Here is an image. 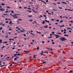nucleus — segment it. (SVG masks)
<instances>
[{
	"label": "nucleus",
	"mask_w": 73,
	"mask_h": 73,
	"mask_svg": "<svg viewBox=\"0 0 73 73\" xmlns=\"http://www.w3.org/2000/svg\"><path fill=\"white\" fill-rule=\"evenodd\" d=\"M60 40H61V41H64L66 40V39L64 37H61L60 38Z\"/></svg>",
	"instance_id": "f257e3e1"
},
{
	"label": "nucleus",
	"mask_w": 73,
	"mask_h": 73,
	"mask_svg": "<svg viewBox=\"0 0 73 73\" xmlns=\"http://www.w3.org/2000/svg\"><path fill=\"white\" fill-rule=\"evenodd\" d=\"M17 15H20V14H14V15H12V16L14 18H17L18 17H17Z\"/></svg>",
	"instance_id": "f03ea898"
},
{
	"label": "nucleus",
	"mask_w": 73,
	"mask_h": 73,
	"mask_svg": "<svg viewBox=\"0 0 73 73\" xmlns=\"http://www.w3.org/2000/svg\"><path fill=\"white\" fill-rule=\"evenodd\" d=\"M54 35H55V36H56V38H59L60 37V36L58 35H56V34H54Z\"/></svg>",
	"instance_id": "7ed1b4c3"
},
{
	"label": "nucleus",
	"mask_w": 73,
	"mask_h": 73,
	"mask_svg": "<svg viewBox=\"0 0 73 73\" xmlns=\"http://www.w3.org/2000/svg\"><path fill=\"white\" fill-rule=\"evenodd\" d=\"M68 10V11H73V10H71L70 9H65V11H66V10Z\"/></svg>",
	"instance_id": "20e7f679"
},
{
	"label": "nucleus",
	"mask_w": 73,
	"mask_h": 73,
	"mask_svg": "<svg viewBox=\"0 0 73 73\" xmlns=\"http://www.w3.org/2000/svg\"><path fill=\"white\" fill-rule=\"evenodd\" d=\"M9 24H11V25H12V24H13V23H12V21H10V22L9 23Z\"/></svg>",
	"instance_id": "39448f33"
},
{
	"label": "nucleus",
	"mask_w": 73,
	"mask_h": 73,
	"mask_svg": "<svg viewBox=\"0 0 73 73\" xmlns=\"http://www.w3.org/2000/svg\"><path fill=\"white\" fill-rule=\"evenodd\" d=\"M59 26H60V28H62V27H64L65 25H59Z\"/></svg>",
	"instance_id": "423d86ee"
},
{
	"label": "nucleus",
	"mask_w": 73,
	"mask_h": 73,
	"mask_svg": "<svg viewBox=\"0 0 73 73\" xmlns=\"http://www.w3.org/2000/svg\"><path fill=\"white\" fill-rule=\"evenodd\" d=\"M5 10V9H4V8H1V11H4Z\"/></svg>",
	"instance_id": "0eeeda50"
},
{
	"label": "nucleus",
	"mask_w": 73,
	"mask_h": 73,
	"mask_svg": "<svg viewBox=\"0 0 73 73\" xmlns=\"http://www.w3.org/2000/svg\"><path fill=\"white\" fill-rule=\"evenodd\" d=\"M63 4H67V3L66 2H61Z\"/></svg>",
	"instance_id": "6e6552de"
},
{
	"label": "nucleus",
	"mask_w": 73,
	"mask_h": 73,
	"mask_svg": "<svg viewBox=\"0 0 73 73\" xmlns=\"http://www.w3.org/2000/svg\"><path fill=\"white\" fill-rule=\"evenodd\" d=\"M11 27H10L9 28V31H12V29H11Z\"/></svg>",
	"instance_id": "1a4fd4ad"
},
{
	"label": "nucleus",
	"mask_w": 73,
	"mask_h": 73,
	"mask_svg": "<svg viewBox=\"0 0 73 73\" xmlns=\"http://www.w3.org/2000/svg\"><path fill=\"white\" fill-rule=\"evenodd\" d=\"M0 5H2V6H3V5H5V4H4V3H2V4H0Z\"/></svg>",
	"instance_id": "9d476101"
},
{
	"label": "nucleus",
	"mask_w": 73,
	"mask_h": 73,
	"mask_svg": "<svg viewBox=\"0 0 73 73\" xmlns=\"http://www.w3.org/2000/svg\"><path fill=\"white\" fill-rule=\"evenodd\" d=\"M35 23H36V21H34V22L33 23V24H35Z\"/></svg>",
	"instance_id": "9b49d317"
},
{
	"label": "nucleus",
	"mask_w": 73,
	"mask_h": 73,
	"mask_svg": "<svg viewBox=\"0 0 73 73\" xmlns=\"http://www.w3.org/2000/svg\"><path fill=\"white\" fill-rule=\"evenodd\" d=\"M23 52H25V53H29V52H28V51H26L24 50Z\"/></svg>",
	"instance_id": "f8f14e48"
},
{
	"label": "nucleus",
	"mask_w": 73,
	"mask_h": 73,
	"mask_svg": "<svg viewBox=\"0 0 73 73\" xmlns=\"http://www.w3.org/2000/svg\"><path fill=\"white\" fill-rule=\"evenodd\" d=\"M64 36H67V37H68L69 36L68 35H66V34L64 35Z\"/></svg>",
	"instance_id": "ddd939ff"
},
{
	"label": "nucleus",
	"mask_w": 73,
	"mask_h": 73,
	"mask_svg": "<svg viewBox=\"0 0 73 73\" xmlns=\"http://www.w3.org/2000/svg\"><path fill=\"white\" fill-rule=\"evenodd\" d=\"M48 27V25H46V26H44V28H47Z\"/></svg>",
	"instance_id": "4468645a"
},
{
	"label": "nucleus",
	"mask_w": 73,
	"mask_h": 73,
	"mask_svg": "<svg viewBox=\"0 0 73 73\" xmlns=\"http://www.w3.org/2000/svg\"><path fill=\"white\" fill-rule=\"evenodd\" d=\"M29 21L32 22L33 21V20L32 19L29 20Z\"/></svg>",
	"instance_id": "2eb2a0df"
},
{
	"label": "nucleus",
	"mask_w": 73,
	"mask_h": 73,
	"mask_svg": "<svg viewBox=\"0 0 73 73\" xmlns=\"http://www.w3.org/2000/svg\"><path fill=\"white\" fill-rule=\"evenodd\" d=\"M67 29L68 30H69V29H71V30H72V28H67Z\"/></svg>",
	"instance_id": "dca6fc26"
},
{
	"label": "nucleus",
	"mask_w": 73,
	"mask_h": 73,
	"mask_svg": "<svg viewBox=\"0 0 73 73\" xmlns=\"http://www.w3.org/2000/svg\"><path fill=\"white\" fill-rule=\"evenodd\" d=\"M45 21H46V22H47V23H49V21H47L46 20H45Z\"/></svg>",
	"instance_id": "f3484780"
},
{
	"label": "nucleus",
	"mask_w": 73,
	"mask_h": 73,
	"mask_svg": "<svg viewBox=\"0 0 73 73\" xmlns=\"http://www.w3.org/2000/svg\"><path fill=\"white\" fill-rule=\"evenodd\" d=\"M63 20H61L60 21V23H63Z\"/></svg>",
	"instance_id": "a211bd4d"
},
{
	"label": "nucleus",
	"mask_w": 73,
	"mask_h": 73,
	"mask_svg": "<svg viewBox=\"0 0 73 73\" xmlns=\"http://www.w3.org/2000/svg\"><path fill=\"white\" fill-rule=\"evenodd\" d=\"M36 32L38 33H40V34H41V33H40V32H39L38 31H36Z\"/></svg>",
	"instance_id": "6ab92c4d"
},
{
	"label": "nucleus",
	"mask_w": 73,
	"mask_h": 73,
	"mask_svg": "<svg viewBox=\"0 0 73 73\" xmlns=\"http://www.w3.org/2000/svg\"><path fill=\"white\" fill-rule=\"evenodd\" d=\"M17 54H14V56H15V57H16V56H17Z\"/></svg>",
	"instance_id": "aec40b11"
},
{
	"label": "nucleus",
	"mask_w": 73,
	"mask_h": 73,
	"mask_svg": "<svg viewBox=\"0 0 73 73\" xmlns=\"http://www.w3.org/2000/svg\"><path fill=\"white\" fill-rule=\"evenodd\" d=\"M58 8H59L60 9H62V7H59Z\"/></svg>",
	"instance_id": "412c9836"
},
{
	"label": "nucleus",
	"mask_w": 73,
	"mask_h": 73,
	"mask_svg": "<svg viewBox=\"0 0 73 73\" xmlns=\"http://www.w3.org/2000/svg\"><path fill=\"white\" fill-rule=\"evenodd\" d=\"M42 17V15H40V17L39 16L38 17H39V18H41V17Z\"/></svg>",
	"instance_id": "4be33fe9"
},
{
	"label": "nucleus",
	"mask_w": 73,
	"mask_h": 73,
	"mask_svg": "<svg viewBox=\"0 0 73 73\" xmlns=\"http://www.w3.org/2000/svg\"><path fill=\"white\" fill-rule=\"evenodd\" d=\"M30 34H31V35H33L34 36H35V35L34 34H33V33H30Z\"/></svg>",
	"instance_id": "5701e85b"
},
{
	"label": "nucleus",
	"mask_w": 73,
	"mask_h": 73,
	"mask_svg": "<svg viewBox=\"0 0 73 73\" xmlns=\"http://www.w3.org/2000/svg\"><path fill=\"white\" fill-rule=\"evenodd\" d=\"M28 16V17H32V15H31L30 16Z\"/></svg>",
	"instance_id": "b1692460"
},
{
	"label": "nucleus",
	"mask_w": 73,
	"mask_h": 73,
	"mask_svg": "<svg viewBox=\"0 0 73 73\" xmlns=\"http://www.w3.org/2000/svg\"><path fill=\"white\" fill-rule=\"evenodd\" d=\"M52 9L53 11H56L57 10H55L54 9Z\"/></svg>",
	"instance_id": "393cba45"
},
{
	"label": "nucleus",
	"mask_w": 73,
	"mask_h": 73,
	"mask_svg": "<svg viewBox=\"0 0 73 73\" xmlns=\"http://www.w3.org/2000/svg\"><path fill=\"white\" fill-rule=\"evenodd\" d=\"M36 56L35 55H34L33 56V57L34 58H36L35 57H36Z\"/></svg>",
	"instance_id": "a878e982"
},
{
	"label": "nucleus",
	"mask_w": 73,
	"mask_h": 73,
	"mask_svg": "<svg viewBox=\"0 0 73 73\" xmlns=\"http://www.w3.org/2000/svg\"><path fill=\"white\" fill-rule=\"evenodd\" d=\"M0 42L1 44L2 43V40L0 39Z\"/></svg>",
	"instance_id": "bb28decb"
},
{
	"label": "nucleus",
	"mask_w": 73,
	"mask_h": 73,
	"mask_svg": "<svg viewBox=\"0 0 73 73\" xmlns=\"http://www.w3.org/2000/svg\"><path fill=\"white\" fill-rule=\"evenodd\" d=\"M20 31L21 32H24V31H23V30H20Z\"/></svg>",
	"instance_id": "cd10ccee"
},
{
	"label": "nucleus",
	"mask_w": 73,
	"mask_h": 73,
	"mask_svg": "<svg viewBox=\"0 0 73 73\" xmlns=\"http://www.w3.org/2000/svg\"><path fill=\"white\" fill-rule=\"evenodd\" d=\"M45 21H43L42 22V24H45Z\"/></svg>",
	"instance_id": "c85d7f7f"
},
{
	"label": "nucleus",
	"mask_w": 73,
	"mask_h": 73,
	"mask_svg": "<svg viewBox=\"0 0 73 73\" xmlns=\"http://www.w3.org/2000/svg\"><path fill=\"white\" fill-rule=\"evenodd\" d=\"M42 2H43V3H44V4H46V3H45V2L44 1H42Z\"/></svg>",
	"instance_id": "c756f323"
},
{
	"label": "nucleus",
	"mask_w": 73,
	"mask_h": 73,
	"mask_svg": "<svg viewBox=\"0 0 73 73\" xmlns=\"http://www.w3.org/2000/svg\"><path fill=\"white\" fill-rule=\"evenodd\" d=\"M41 55H42V54H43V51H42V52L40 54Z\"/></svg>",
	"instance_id": "7c9ffc66"
},
{
	"label": "nucleus",
	"mask_w": 73,
	"mask_h": 73,
	"mask_svg": "<svg viewBox=\"0 0 73 73\" xmlns=\"http://www.w3.org/2000/svg\"><path fill=\"white\" fill-rule=\"evenodd\" d=\"M5 23H8L9 22H8V21H5Z\"/></svg>",
	"instance_id": "2f4dec72"
},
{
	"label": "nucleus",
	"mask_w": 73,
	"mask_h": 73,
	"mask_svg": "<svg viewBox=\"0 0 73 73\" xmlns=\"http://www.w3.org/2000/svg\"><path fill=\"white\" fill-rule=\"evenodd\" d=\"M17 56H20V55H21V54H19V53H18L17 54Z\"/></svg>",
	"instance_id": "473e14b6"
},
{
	"label": "nucleus",
	"mask_w": 73,
	"mask_h": 73,
	"mask_svg": "<svg viewBox=\"0 0 73 73\" xmlns=\"http://www.w3.org/2000/svg\"><path fill=\"white\" fill-rule=\"evenodd\" d=\"M5 47V46H3L2 47V49H3Z\"/></svg>",
	"instance_id": "72a5a7b5"
},
{
	"label": "nucleus",
	"mask_w": 73,
	"mask_h": 73,
	"mask_svg": "<svg viewBox=\"0 0 73 73\" xmlns=\"http://www.w3.org/2000/svg\"><path fill=\"white\" fill-rule=\"evenodd\" d=\"M59 20H58V19H57V20H56V21L57 22H59Z\"/></svg>",
	"instance_id": "f704fd0d"
},
{
	"label": "nucleus",
	"mask_w": 73,
	"mask_h": 73,
	"mask_svg": "<svg viewBox=\"0 0 73 73\" xmlns=\"http://www.w3.org/2000/svg\"><path fill=\"white\" fill-rule=\"evenodd\" d=\"M11 12L12 13H14V12L12 10L11 11Z\"/></svg>",
	"instance_id": "c9c22d12"
},
{
	"label": "nucleus",
	"mask_w": 73,
	"mask_h": 73,
	"mask_svg": "<svg viewBox=\"0 0 73 73\" xmlns=\"http://www.w3.org/2000/svg\"><path fill=\"white\" fill-rule=\"evenodd\" d=\"M18 20H19V21H21V20H22V19H18Z\"/></svg>",
	"instance_id": "e433bc0d"
},
{
	"label": "nucleus",
	"mask_w": 73,
	"mask_h": 73,
	"mask_svg": "<svg viewBox=\"0 0 73 73\" xmlns=\"http://www.w3.org/2000/svg\"><path fill=\"white\" fill-rule=\"evenodd\" d=\"M39 47H37V50H38V49H39Z\"/></svg>",
	"instance_id": "4c0bfd02"
},
{
	"label": "nucleus",
	"mask_w": 73,
	"mask_h": 73,
	"mask_svg": "<svg viewBox=\"0 0 73 73\" xmlns=\"http://www.w3.org/2000/svg\"><path fill=\"white\" fill-rule=\"evenodd\" d=\"M13 64H17V63H15V62H13Z\"/></svg>",
	"instance_id": "58836bf2"
},
{
	"label": "nucleus",
	"mask_w": 73,
	"mask_h": 73,
	"mask_svg": "<svg viewBox=\"0 0 73 73\" xmlns=\"http://www.w3.org/2000/svg\"><path fill=\"white\" fill-rule=\"evenodd\" d=\"M7 43V41L3 43V44H5V43L6 44Z\"/></svg>",
	"instance_id": "ea45409f"
},
{
	"label": "nucleus",
	"mask_w": 73,
	"mask_h": 73,
	"mask_svg": "<svg viewBox=\"0 0 73 73\" xmlns=\"http://www.w3.org/2000/svg\"><path fill=\"white\" fill-rule=\"evenodd\" d=\"M72 71H73V70H71L70 71V73H72Z\"/></svg>",
	"instance_id": "a19ab883"
},
{
	"label": "nucleus",
	"mask_w": 73,
	"mask_h": 73,
	"mask_svg": "<svg viewBox=\"0 0 73 73\" xmlns=\"http://www.w3.org/2000/svg\"><path fill=\"white\" fill-rule=\"evenodd\" d=\"M27 9H30V10H31V8H27Z\"/></svg>",
	"instance_id": "79ce46f5"
},
{
	"label": "nucleus",
	"mask_w": 73,
	"mask_h": 73,
	"mask_svg": "<svg viewBox=\"0 0 73 73\" xmlns=\"http://www.w3.org/2000/svg\"><path fill=\"white\" fill-rule=\"evenodd\" d=\"M28 11V12H30V13H31V12H32V11Z\"/></svg>",
	"instance_id": "37998d69"
},
{
	"label": "nucleus",
	"mask_w": 73,
	"mask_h": 73,
	"mask_svg": "<svg viewBox=\"0 0 73 73\" xmlns=\"http://www.w3.org/2000/svg\"><path fill=\"white\" fill-rule=\"evenodd\" d=\"M61 31V32H64V30H62Z\"/></svg>",
	"instance_id": "c03bdc74"
},
{
	"label": "nucleus",
	"mask_w": 73,
	"mask_h": 73,
	"mask_svg": "<svg viewBox=\"0 0 73 73\" xmlns=\"http://www.w3.org/2000/svg\"><path fill=\"white\" fill-rule=\"evenodd\" d=\"M7 8H11V7H7Z\"/></svg>",
	"instance_id": "a18cd8bd"
},
{
	"label": "nucleus",
	"mask_w": 73,
	"mask_h": 73,
	"mask_svg": "<svg viewBox=\"0 0 73 73\" xmlns=\"http://www.w3.org/2000/svg\"><path fill=\"white\" fill-rule=\"evenodd\" d=\"M46 62H42V63L43 64H45V63Z\"/></svg>",
	"instance_id": "49530a36"
},
{
	"label": "nucleus",
	"mask_w": 73,
	"mask_h": 73,
	"mask_svg": "<svg viewBox=\"0 0 73 73\" xmlns=\"http://www.w3.org/2000/svg\"><path fill=\"white\" fill-rule=\"evenodd\" d=\"M53 4H54L55 5H56V4H55V3H53Z\"/></svg>",
	"instance_id": "de8ad7c7"
},
{
	"label": "nucleus",
	"mask_w": 73,
	"mask_h": 73,
	"mask_svg": "<svg viewBox=\"0 0 73 73\" xmlns=\"http://www.w3.org/2000/svg\"><path fill=\"white\" fill-rule=\"evenodd\" d=\"M5 20H8V19H7V18L5 19Z\"/></svg>",
	"instance_id": "09e8293b"
},
{
	"label": "nucleus",
	"mask_w": 73,
	"mask_h": 73,
	"mask_svg": "<svg viewBox=\"0 0 73 73\" xmlns=\"http://www.w3.org/2000/svg\"><path fill=\"white\" fill-rule=\"evenodd\" d=\"M9 12V11H5V12H6V13H7L8 12Z\"/></svg>",
	"instance_id": "8fccbe9b"
},
{
	"label": "nucleus",
	"mask_w": 73,
	"mask_h": 73,
	"mask_svg": "<svg viewBox=\"0 0 73 73\" xmlns=\"http://www.w3.org/2000/svg\"><path fill=\"white\" fill-rule=\"evenodd\" d=\"M5 66V65H3L2 66H1V67H3V66Z\"/></svg>",
	"instance_id": "3c124183"
},
{
	"label": "nucleus",
	"mask_w": 73,
	"mask_h": 73,
	"mask_svg": "<svg viewBox=\"0 0 73 73\" xmlns=\"http://www.w3.org/2000/svg\"><path fill=\"white\" fill-rule=\"evenodd\" d=\"M2 33H4V31L3 30L2 31Z\"/></svg>",
	"instance_id": "603ef678"
},
{
	"label": "nucleus",
	"mask_w": 73,
	"mask_h": 73,
	"mask_svg": "<svg viewBox=\"0 0 73 73\" xmlns=\"http://www.w3.org/2000/svg\"><path fill=\"white\" fill-rule=\"evenodd\" d=\"M17 60V58H15L14 59V60Z\"/></svg>",
	"instance_id": "864d4df0"
},
{
	"label": "nucleus",
	"mask_w": 73,
	"mask_h": 73,
	"mask_svg": "<svg viewBox=\"0 0 73 73\" xmlns=\"http://www.w3.org/2000/svg\"><path fill=\"white\" fill-rule=\"evenodd\" d=\"M23 36H26V35L25 34H24Z\"/></svg>",
	"instance_id": "5fc2aeb1"
},
{
	"label": "nucleus",
	"mask_w": 73,
	"mask_h": 73,
	"mask_svg": "<svg viewBox=\"0 0 73 73\" xmlns=\"http://www.w3.org/2000/svg\"><path fill=\"white\" fill-rule=\"evenodd\" d=\"M3 29V27H0V29L1 30Z\"/></svg>",
	"instance_id": "6e6d98bb"
},
{
	"label": "nucleus",
	"mask_w": 73,
	"mask_h": 73,
	"mask_svg": "<svg viewBox=\"0 0 73 73\" xmlns=\"http://www.w3.org/2000/svg\"><path fill=\"white\" fill-rule=\"evenodd\" d=\"M12 49H15V48L14 47L13 48H12Z\"/></svg>",
	"instance_id": "4d7b16f0"
},
{
	"label": "nucleus",
	"mask_w": 73,
	"mask_h": 73,
	"mask_svg": "<svg viewBox=\"0 0 73 73\" xmlns=\"http://www.w3.org/2000/svg\"><path fill=\"white\" fill-rule=\"evenodd\" d=\"M27 8V7H24V8H25V9H26V8Z\"/></svg>",
	"instance_id": "13d9d810"
},
{
	"label": "nucleus",
	"mask_w": 73,
	"mask_h": 73,
	"mask_svg": "<svg viewBox=\"0 0 73 73\" xmlns=\"http://www.w3.org/2000/svg\"><path fill=\"white\" fill-rule=\"evenodd\" d=\"M18 51H20V50H21L20 49H18Z\"/></svg>",
	"instance_id": "bf43d9fd"
},
{
	"label": "nucleus",
	"mask_w": 73,
	"mask_h": 73,
	"mask_svg": "<svg viewBox=\"0 0 73 73\" xmlns=\"http://www.w3.org/2000/svg\"><path fill=\"white\" fill-rule=\"evenodd\" d=\"M44 17H46V15H43Z\"/></svg>",
	"instance_id": "052dcab7"
},
{
	"label": "nucleus",
	"mask_w": 73,
	"mask_h": 73,
	"mask_svg": "<svg viewBox=\"0 0 73 73\" xmlns=\"http://www.w3.org/2000/svg\"><path fill=\"white\" fill-rule=\"evenodd\" d=\"M26 35H28V32L27 33Z\"/></svg>",
	"instance_id": "680f3d73"
},
{
	"label": "nucleus",
	"mask_w": 73,
	"mask_h": 73,
	"mask_svg": "<svg viewBox=\"0 0 73 73\" xmlns=\"http://www.w3.org/2000/svg\"><path fill=\"white\" fill-rule=\"evenodd\" d=\"M65 17L66 18V19H68V17Z\"/></svg>",
	"instance_id": "e2e57ef3"
},
{
	"label": "nucleus",
	"mask_w": 73,
	"mask_h": 73,
	"mask_svg": "<svg viewBox=\"0 0 73 73\" xmlns=\"http://www.w3.org/2000/svg\"><path fill=\"white\" fill-rule=\"evenodd\" d=\"M52 33L53 34H54V32H52Z\"/></svg>",
	"instance_id": "0e129e2a"
},
{
	"label": "nucleus",
	"mask_w": 73,
	"mask_h": 73,
	"mask_svg": "<svg viewBox=\"0 0 73 73\" xmlns=\"http://www.w3.org/2000/svg\"><path fill=\"white\" fill-rule=\"evenodd\" d=\"M57 3L60 4V2H57Z\"/></svg>",
	"instance_id": "69168bd1"
},
{
	"label": "nucleus",
	"mask_w": 73,
	"mask_h": 73,
	"mask_svg": "<svg viewBox=\"0 0 73 73\" xmlns=\"http://www.w3.org/2000/svg\"><path fill=\"white\" fill-rule=\"evenodd\" d=\"M52 44H54V42H52Z\"/></svg>",
	"instance_id": "338daca9"
},
{
	"label": "nucleus",
	"mask_w": 73,
	"mask_h": 73,
	"mask_svg": "<svg viewBox=\"0 0 73 73\" xmlns=\"http://www.w3.org/2000/svg\"><path fill=\"white\" fill-rule=\"evenodd\" d=\"M48 0H47L46 1V2H48Z\"/></svg>",
	"instance_id": "774afa93"
}]
</instances>
